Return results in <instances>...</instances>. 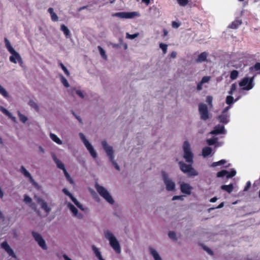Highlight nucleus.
<instances>
[{"mask_svg":"<svg viewBox=\"0 0 260 260\" xmlns=\"http://www.w3.org/2000/svg\"><path fill=\"white\" fill-rule=\"evenodd\" d=\"M103 235L113 251L117 254H120L121 252L120 242L115 234L107 230L104 232Z\"/></svg>","mask_w":260,"mask_h":260,"instance_id":"f257e3e1","label":"nucleus"},{"mask_svg":"<svg viewBox=\"0 0 260 260\" xmlns=\"http://www.w3.org/2000/svg\"><path fill=\"white\" fill-rule=\"evenodd\" d=\"M94 187L99 195L109 204L114 205L115 200L111 192L105 187L95 183Z\"/></svg>","mask_w":260,"mask_h":260,"instance_id":"f03ea898","label":"nucleus"},{"mask_svg":"<svg viewBox=\"0 0 260 260\" xmlns=\"http://www.w3.org/2000/svg\"><path fill=\"white\" fill-rule=\"evenodd\" d=\"M5 42L7 50L11 54L9 57L10 61L14 63L21 64L23 61L20 54L14 49L7 39H5Z\"/></svg>","mask_w":260,"mask_h":260,"instance_id":"7ed1b4c3","label":"nucleus"},{"mask_svg":"<svg viewBox=\"0 0 260 260\" xmlns=\"http://www.w3.org/2000/svg\"><path fill=\"white\" fill-rule=\"evenodd\" d=\"M161 176L166 189L169 192H175L176 190V184L173 179L165 171L161 172Z\"/></svg>","mask_w":260,"mask_h":260,"instance_id":"20e7f679","label":"nucleus"},{"mask_svg":"<svg viewBox=\"0 0 260 260\" xmlns=\"http://www.w3.org/2000/svg\"><path fill=\"white\" fill-rule=\"evenodd\" d=\"M178 165L180 170L184 174L187 175L189 177H196L199 175V172L195 169L191 165H188L183 161H178Z\"/></svg>","mask_w":260,"mask_h":260,"instance_id":"39448f33","label":"nucleus"},{"mask_svg":"<svg viewBox=\"0 0 260 260\" xmlns=\"http://www.w3.org/2000/svg\"><path fill=\"white\" fill-rule=\"evenodd\" d=\"M79 136L90 156L93 159H96L98 155V153L91 143L87 139L84 134L80 133Z\"/></svg>","mask_w":260,"mask_h":260,"instance_id":"423d86ee","label":"nucleus"},{"mask_svg":"<svg viewBox=\"0 0 260 260\" xmlns=\"http://www.w3.org/2000/svg\"><path fill=\"white\" fill-rule=\"evenodd\" d=\"M183 152V157L186 162L192 163L193 161V153L192 151L191 144L189 141H184L182 145Z\"/></svg>","mask_w":260,"mask_h":260,"instance_id":"0eeeda50","label":"nucleus"},{"mask_svg":"<svg viewBox=\"0 0 260 260\" xmlns=\"http://www.w3.org/2000/svg\"><path fill=\"white\" fill-rule=\"evenodd\" d=\"M20 172L28 180L35 188L40 191L42 190V186L35 180L31 174L24 166L21 167Z\"/></svg>","mask_w":260,"mask_h":260,"instance_id":"6e6552de","label":"nucleus"},{"mask_svg":"<svg viewBox=\"0 0 260 260\" xmlns=\"http://www.w3.org/2000/svg\"><path fill=\"white\" fill-rule=\"evenodd\" d=\"M237 86L235 83L232 84L231 86L230 90L229 91V95L226 97L225 103L228 106L231 107V106L234 103L237 101L240 98L241 95H238L234 99L232 95H234L237 91Z\"/></svg>","mask_w":260,"mask_h":260,"instance_id":"1a4fd4ad","label":"nucleus"},{"mask_svg":"<svg viewBox=\"0 0 260 260\" xmlns=\"http://www.w3.org/2000/svg\"><path fill=\"white\" fill-rule=\"evenodd\" d=\"M102 145L107 156L109 157L110 160L115 166L116 168L118 169V167L114 160L115 154L113 147L109 145L105 140L102 142Z\"/></svg>","mask_w":260,"mask_h":260,"instance_id":"9d476101","label":"nucleus"},{"mask_svg":"<svg viewBox=\"0 0 260 260\" xmlns=\"http://www.w3.org/2000/svg\"><path fill=\"white\" fill-rule=\"evenodd\" d=\"M239 85L242 90H250L254 87L253 78H244L239 82Z\"/></svg>","mask_w":260,"mask_h":260,"instance_id":"9b49d317","label":"nucleus"},{"mask_svg":"<svg viewBox=\"0 0 260 260\" xmlns=\"http://www.w3.org/2000/svg\"><path fill=\"white\" fill-rule=\"evenodd\" d=\"M53 159L55 164L56 165L58 168L62 170L63 172L64 175L67 179V180L72 184H74V182L72 178L71 177L70 174L67 172L64 164L59 160L56 156H54L53 157Z\"/></svg>","mask_w":260,"mask_h":260,"instance_id":"f8f14e48","label":"nucleus"},{"mask_svg":"<svg viewBox=\"0 0 260 260\" xmlns=\"http://www.w3.org/2000/svg\"><path fill=\"white\" fill-rule=\"evenodd\" d=\"M114 16L122 19H134L140 17L141 14L138 11L121 12L115 13Z\"/></svg>","mask_w":260,"mask_h":260,"instance_id":"ddd939ff","label":"nucleus"},{"mask_svg":"<svg viewBox=\"0 0 260 260\" xmlns=\"http://www.w3.org/2000/svg\"><path fill=\"white\" fill-rule=\"evenodd\" d=\"M179 189L181 192L186 196L191 194L193 187L189 183L180 181L178 183Z\"/></svg>","mask_w":260,"mask_h":260,"instance_id":"4468645a","label":"nucleus"},{"mask_svg":"<svg viewBox=\"0 0 260 260\" xmlns=\"http://www.w3.org/2000/svg\"><path fill=\"white\" fill-rule=\"evenodd\" d=\"M66 205L68 209L70 211L72 215L77 219H82L83 217L82 213L80 212L77 208L71 203L68 201L66 202Z\"/></svg>","mask_w":260,"mask_h":260,"instance_id":"2eb2a0df","label":"nucleus"},{"mask_svg":"<svg viewBox=\"0 0 260 260\" xmlns=\"http://www.w3.org/2000/svg\"><path fill=\"white\" fill-rule=\"evenodd\" d=\"M62 192L70 198V199L72 200V201L74 203V204L76 206V207L79 208L80 210L82 211H85L86 210V208L84 207V206L80 203L70 192V191L67 189V188H63L62 189Z\"/></svg>","mask_w":260,"mask_h":260,"instance_id":"dca6fc26","label":"nucleus"},{"mask_svg":"<svg viewBox=\"0 0 260 260\" xmlns=\"http://www.w3.org/2000/svg\"><path fill=\"white\" fill-rule=\"evenodd\" d=\"M199 111L202 119L207 120L209 118V113L206 104L203 103L200 104L199 105Z\"/></svg>","mask_w":260,"mask_h":260,"instance_id":"f3484780","label":"nucleus"},{"mask_svg":"<svg viewBox=\"0 0 260 260\" xmlns=\"http://www.w3.org/2000/svg\"><path fill=\"white\" fill-rule=\"evenodd\" d=\"M230 109V106L226 107L222 111L221 114L218 116V119L220 122L226 124L230 121V115L228 113V111Z\"/></svg>","mask_w":260,"mask_h":260,"instance_id":"a211bd4d","label":"nucleus"},{"mask_svg":"<svg viewBox=\"0 0 260 260\" xmlns=\"http://www.w3.org/2000/svg\"><path fill=\"white\" fill-rule=\"evenodd\" d=\"M32 235L35 241L43 249L46 250L47 249L46 242L40 234L33 232H32Z\"/></svg>","mask_w":260,"mask_h":260,"instance_id":"6ab92c4d","label":"nucleus"},{"mask_svg":"<svg viewBox=\"0 0 260 260\" xmlns=\"http://www.w3.org/2000/svg\"><path fill=\"white\" fill-rule=\"evenodd\" d=\"M38 203L40 205L42 209L47 213H49L51 211V207L44 200L39 198L37 199Z\"/></svg>","mask_w":260,"mask_h":260,"instance_id":"aec40b11","label":"nucleus"},{"mask_svg":"<svg viewBox=\"0 0 260 260\" xmlns=\"http://www.w3.org/2000/svg\"><path fill=\"white\" fill-rule=\"evenodd\" d=\"M148 251L153 260H163L158 251L153 247H149Z\"/></svg>","mask_w":260,"mask_h":260,"instance_id":"412c9836","label":"nucleus"},{"mask_svg":"<svg viewBox=\"0 0 260 260\" xmlns=\"http://www.w3.org/2000/svg\"><path fill=\"white\" fill-rule=\"evenodd\" d=\"M70 92L72 95H74V92L81 99H84L86 96V92L84 90L79 88H72L70 89Z\"/></svg>","mask_w":260,"mask_h":260,"instance_id":"4be33fe9","label":"nucleus"},{"mask_svg":"<svg viewBox=\"0 0 260 260\" xmlns=\"http://www.w3.org/2000/svg\"><path fill=\"white\" fill-rule=\"evenodd\" d=\"M23 201L26 205L28 206L29 207H30L35 211L37 209L36 205L34 203L32 199L29 195L27 194H24Z\"/></svg>","mask_w":260,"mask_h":260,"instance_id":"5701e85b","label":"nucleus"},{"mask_svg":"<svg viewBox=\"0 0 260 260\" xmlns=\"http://www.w3.org/2000/svg\"><path fill=\"white\" fill-rule=\"evenodd\" d=\"M1 246L10 256L13 258L16 257V255L13 250L7 242H3L1 244Z\"/></svg>","mask_w":260,"mask_h":260,"instance_id":"b1692460","label":"nucleus"},{"mask_svg":"<svg viewBox=\"0 0 260 260\" xmlns=\"http://www.w3.org/2000/svg\"><path fill=\"white\" fill-rule=\"evenodd\" d=\"M1 246L10 256L13 258L16 257V255L13 250L7 242H3L1 244Z\"/></svg>","mask_w":260,"mask_h":260,"instance_id":"393cba45","label":"nucleus"},{"mask_svg":"<svg viewBox=\"0 0 260 260\" xmlns=\"http://www.w3.org/2000/svg\"><path fill=\"white\" fill-rule=\"evenodd\" d=\"M214 153V151L209 146L204 147L202 149V155L203 157L205 158L209 156H212Z\"/></svg>","mask_w":260,"mask_h":260,"instance_id":"a878e982","label":"nucleus"},{"mask_svg":"<svg viewBox=\"0 0 260 260\" xmlns=\"http://www.w3.org/2000/svg\"><path fill=\"white\" fill-rule=\"evenodd\" d=\"M211 80V77L209 76H204L201 81L197 84V89L198 90H201L206 83H208Z\"/></svg>","mask_w":260,"mask_h":260,"instance_id":"bb28decb","label":"nucleus"},{"mask_svg":"<svg viewBox=\"0 0 260 260\" xmlns=\"http://www.w3.org/2000/svg\"><path fill=\"white\" fill-rule=\"evenodd\" d=\"M0 111L3 113L7 116L9 118L12 119L14 122L16 121V118L13 116V115L9 112L6 108L4 107L0 106Z\"/></svg>","mask_w":260,"mask_h":260,"instance_id":"cd10ccee","label":"nucleus"},{"mask_svg":"<svg viewBox=\"0 0 260 260\" xmlns=\"http://www.w3.org/2000/svg\"><path fill=\"white\" fill-rule=\"evenodd\" d=\"M50 138L51 139L52 141L59 145H61L63 144V141L61 140L60 138H59L56 135L53 133H50L49 134Z\"/></svg>","mask_w":260,"mask_h":260,"instance_id":"c85d7f7f","label":"nucleus"},{"mask_svg":"<svg viewBox=\"0 0 260 260\" xmlns=\"http://www.w3.org/2000/svg\"><path fill=\"white\" fill-rule=\"evenodd\" d=\"M58 77L59 78V80L61 84L63 86L66 88H69L70 87V84L67 79L62 74H59Z\"/></svg>","mask_w":260,"mask_h":260,"instance_id":"c756f323","label":"nucleus"},{"mask_svg":"<svg viewBox=\"0 0 260 260\" xmlns=\"http://www.w3.org/2000/svg\"><path fill=\"white\" fill-rule=\"evenodd\" d=\"M225 131L223 125H218L216 126L214 130L211 132L212 134H224Z\"/></svg>","mask_w":260,"mask_h":260,"instance_id":"7c9ffc66","label":"nucleus"},{"mask_svg":"<svg viewBox=\"0 0 260 260\" xmlns=\"http://www.w3.org/2000/svg\"><path fill=\"white\" fill-rule=\"evenodd\" d=\"M92 249L94 252V255L99 259V260H105L103 257L102 252L99 248L95 246H92Z\"/></svg>","mask_w":260,"mask_h":260,"instance_id":"2f4dec72","label":"nucleus"},{"mask_svg":"<svg viewBox=\"0 0 260 260\" xmlns=\"http://www.w3.org/2000/svg\"><path fill=\"white\" fill-rule=\"evenodd\" d=\"M28 105L30 107V108L33 109L34 111L36 112H39L40 111V107L38 103L36 102L34 100H29L28 103Z\"/></svg>","mask_w":260,"mask_h":260,"instance_id":"473e14b6","label":"nucleus"},{"mask_svg":"<svg viewBox=\"0 0 260 260\" xmlns=\"http://www.w3.org/2000/svg\"><path fill=\"white\" fill-rule=\"evenodd\" d=\"M206 142H207V144L208 145H215V147H219L223 144L222 142L220 143L217 142L216 138L208 139V140H207Z\"/></svg>","mask_w":260,"mask_h":260,"instance_id":"72a5a7b5","label":"nucleus"},{"mask_svg":"<svg viewBox=\"0 0 260 260\" xmlns=\"http://www.w3.org/2000/svg\"><path fill=\"white\" fill-rule=\"evenodd\" d=\"M60 30L63 32L67 38H69L71 37L70 30L64 24L60 25Z\"/></svg>","mask_w":260,"mask_h":260,"instance_id":"f704fd0d","label":"nucleus"},{"mask_svg":"<svg viewBox=\"0 0 260 260\" xmlns=\"http://www.w3.org/2000/svg\"><path fill=\"white\" fill-rule=\"evenodd\" d=\"M48 12L49 13L51 20L53 21L56 22L58 20V17L57 16V14L54 12V10L52 8H49L48 9Z\"/></svg>","mask_w":260,"mask_h":260,"instance_id":"c9c22d12","label":"nucleus"},{"mask_svg":"<svg viewBox=\"0 0 260 260\" xmlns=\"http://www.w3.org/2000/svg\"><path fill=\"white\" fill-rule=\"evenodd\" d=\"M208 56V54L205 52H202L201 53L196 59V61L198 62H202L206 60Z\"/></svg>","mask_w":260,"mask_h":260,"instance_id":"e433bc0d","label":"nucleus"},{"mask_svg":"<svg viewBox=\"0 0 260 260\" xmlns=\"http://www.w3.org/2000/svg\"><path fill=\"white\" fill-rule=\"evenodd\" d=\"M221 189L228 193H231L234 189V185L232 184L229 185H223L221 186Z\"/></svg>","mask_w":260,"mask_h":260,"instance_id":"4c0bfd02","label":"nucleus"},{"mask_svg":"<svg viewBox=\"0 0 260 260\" xmlns=\"http://www.w3.org/2000/svg\"><path fill=\"white\" fill-rule=\"evenodd\" d=\"M0 94L4 98L7 99L9 98V94L8 91L2 85L0 84Z\"/></svg>","mask_w":260,"mask_h":260,"instance_id":"58836bf2","label":"nucleus"},{"mask_svg":"<svg viewBox=\"0 0 260 260\" xmlns=\"http://www.w3.org/2000/svg\"><path fill=\"white\" fill-rule=\"evenodd\" d=\"M17 114L20 121L22 123H24L28 120V118L25 115L22 114L20 111H18Z\"/></svg>","mask_w":260,"mask_h":260,"instance_id":"ea45409f","label":"nucleus"},{"mask_svg":"<svg viewBox=\"0 0 260 260\" xmlns=\"http://www.w3.org/2000/svg\"><path fill=\"white\" fill-rule=\"evenodd\" d=\"M242 21L241 20H236L232 22L230 25V27L233 29L237 28L240 25H241Z\"/></svg>","mask_w":260,"mask_h":260,"instance_id":"a19ab883","label":"nucleus"},{"mask_svg":"<svg viewBox=\"0 0 260 260\" xmlns=\"http://www.w3.org/2000/svg\"><path fill=\"white\" fill-rule=\"evenodd\" d=\"M125 38L128 40H134L137 38L139 36V33L137 32L133 35H131L128 32H126L125 34Z\"/></svg>","mask_w":260,"mask_h":260,"instance_id":"79ce46f5","label":"nucleus"},{"mask_svg":"<svg viewBox=\"0 0 260 260\" xmlns=\"http://www.w3.org/2000/svg\"><path fill=\"white\" fill-rule=\"evenodd\" d=\"M225 162L226 161L224 159H222L220 161L213 162L210 166L211 167H216L217 166L224 165Z\"/></svg>","mask_w":260,"mask_h":260,"instance_id":"37998d69","label":"nucleus"},{"mask_svg":"<svg viewBox=\"0 0 260 260\" xmlns=\"http://www.w3.org/2000/svg\"><path fill=\"white\" fill-rule=\"evenodd\" d=\"M61 70L63 71L65 75H66L67 76L70 77L71 75L70 72L68 70V69L66 67H65L62 63H60L59 64Z\"/></svg>","mask_w":260,"mask_h":260,"instance_id":"c03bdc74","label":"nucleus"},{"mask_svg":"<svg viewBox=\"0 0 260 260\" xmlns=\"http://www.w3.org/2000/svg\"><path fill=\"white\" fill-rule=\"evenodd\" d=\"M98 49L101 56L105 59H107V55L105 51L100 46L98 47Z\"/></svg>","mask_w":260,"mask_h":260,"instance_id":"a18cd8bd","label":"nucleus"},{"mask_svg":"<svg viewBox=\"0 0 260 260\" xmlns=\"http://www.w3.org/2000/svg\"><path fill=\"white\" fill-rule=\"evenodd\" d=\"M159 48L162 50L163 53L166 54L167 52L168 45L164 43L159 44Z\"/></svg>","mask_w":260,"mask_h":260,"instance_id":"49530a36","label":"nucleus"},{"mask_svg":"<svg viewBox=\"0 0 260 260\" xmlns=\"http://www.w3.org/2000/svg\"><path fill=\"white\" fill-rule=\"evenodd\" d=\"M236 174V171L235 170H232L230 172H228L225 175L227 178H230L234 177Z\"/></svg>","mask_w":260,"mask_h":260,"instance_id":"de8ad7c7","label":"nucleus"},{"mask_svg":"<svg viewBox=\"0 0 260 260\" xmlns=\"http://www.w3.org/2000/svg\"><path fill=\"white\" fill-rule=\"evenodd\" d=\"M238 72L237 71L234 70L231 72L230 77L232 80H235L238 77Z\"/></svg>","mask_w":260,"mask_h":260,"instance_id":"09e8293b","label":"nucleus"},{"mask_svg":"<svg viewBox=\"0 0 260 260\" xmlns=\"http://www.w3.org/2000/svg\"><path fill=\"white\" fill-rule=\"evenodd\" d=\"M228 173V171L226 170H222L221 171L218 172L217 173V177L218 178L223 177L225 176Z\"/></svg>","mask_w":260,"mask_h":260,"instance_id":"8fccbe9b","label":"nucleus"},{"mask_svg":"<svg viewBox=\"0 0 260 260\" xmlns=\"http://www.w3.org/2000/svg\"><path fill=\"white\" fill-rule=\"evenodd\" d=\"M168 236L170 238L173 240H176L177 239V236L176 234L174 232L171 231L168 234Z\"/></svg>","mask_w":260,"mask_h":260,"instance_id":"3c124183","label":"nucleus"},{"mask_svg":"<svg viewBox=\"0 0 260 260\" xmlns=\"http://www.w3.org/2000/svg\"><path fill=\"white\" fill-rule=\"evenodd\" d=\"M178 4L181 6H185L188 2V0H177Z\"/></svg>","mask_w":260,"mask_h":260,"instance_id":"603ef678","label":"nucleus"},{"mask_svg":"<svg viewBox=\"0 0 260 260\" xmlns=\"http://www.w3.org/2000/svg\"><path fill=\"white\" fill-rule=\"evenodd\" d=\"M212 100L213 98L211 96H208L206 98V102L209 105V106L211 107H212Z\"/></svg>","mask_w":260,"mask_h":260,"instance_id":"864d4df0","label":"nucleus"},{"mask_svg":"<svg viewBox=\"0 0 260 260\" xmlns=\"http://www.w3.org/2000/svg\"><path fill=\"white\" fill-rule=\"evenodd\" d=\"M172 26L174 28H177L180 26V23L179 22L173 21Z\"/></svg>","mask_w":260,"mask_h":260,"instance_id":"5fc2aeb1","label":"nucleus"},{"mask_svg":"<svg viewBox=\"0 0 260 260\" xmlns=\"http://www.w3.org/2000/svg\"><path fill=\"white\" fill-rule=\"evenodd\" d=\"M183 200V196H175L172 199V201H175V200Z\"/></svg>","mask_w":260,"mask_h":260,"instance_id":"6e6d98bb","label":"nucleus"},{"mask_svg":"<svg viewBox=\"0 0 260 260\" xmlns=\"http://www.w3.org/2000/svg\"><path fill=\"white\" fill-rule=\"evenodd\" d=\"M251 186V182L250 181H248L246 183V185L244 188V191H247L249 189V188Z\"/></svg>","mask_w":260,"mask_h":260,"instance_id":"4d7b16f0","label":"nucleus"},{"mask_svg":"<svg viewBox=\"0 0 260 260\" xmlns=\"http://www.w3.org/2000/svg\"><path fill=\"white\" fill-rule=\"evenodd\" d=\"M204 249H205V250H206V251L208 253H209V254H212V252L211 250L209 248H208V247H204Z\"/></svg>","mask_w":260,"mask_h":260,"instance_id":"13d9d810","label":"nucleus"},{"mask_svg":"<svg viewBox=\"0 0 260 260\" xmlns=\"http://www.w3.org/2000/svg\"><path fill=\"white\" fill-rule=\"evenodd\" d=\"M217 200H218V199L216 197H214V198H211L210 200V202L211 203H214V202H216Z\"/></svg>","mask_w":260,"mask_h":260,"instance_id":"bf43d9fd","label":"nucleus"},{"mask_svg":"<svg viewBox=\"0 0 260 260\" xmlns=\"http://www.w3.org/2000/svg\"><path fill=\"white\" fill-rule=\"evenodd\" d=\"M171 57H172L173 58H176L177 56V53L176 52H172L171 54Z\"/></svg>","mask_w":260,"mask_h":260,"instance_id":"052dcab7","label":"nucleus"},{"mask_svg":"<svg viewBox=\"0 0 260 260\" xmlns=\"http://www.w3.org/2000/svg\"><path fill=\"white\" fill-rule=\"evenodd\" d=\"M63 258L64 260H73L72 259H71L70 257H69L67 255H63Z\"/></svg>","mask_w":260,"mask_h":260,"instance_id":"680f3d73","label":"nucleus"},{"mask_svg":"<svg viewBox=\"0 0 260 260\" xmlns=\"http://www.w3.org/2000/svg\"><path fill=\"white\" fill-rule=\"evenodd\" d=\"M4 145V141L3 138L0 136V146H3Z\"/></svg>","mask_w":260,"mask_h":260,"instance_id":"e2e57ef3","label":"nucleus"},{"mask_svg":"<svg viewBox=\"0 0 260 260\" xmlns=\"http://www.w3.org/2000/svg\"><path fill=\"white\" fill-rule=\"evenodd\" d=\"M223 206H224V203L222 202L216 208L220 209V208H222Z\"/></svg>","mask_w":260,"mask_h":260,"instance_id":"0e129e2a","label":"nucleus"},{"mask_svg":"<svg viewBox=\"0 0 260 260\" xmlns=\"http://www.w3.org/2000/svg\"><path fill=\"white\" fill-rule=\"evenodd\" d=\"M163 32H164V35L165 36H167L168 34V31L166 29H164L163 30Z\"/></svg>","mask_w":260,"mask_h":260,"instance_id":"69168bd1","label":"nucleus"},{"mask_svg":"<svg viewBox=\"0 0 260 260\" xmlns=\"http://www.w3.org/2000/svg\"><path fill=\"white\" fill-rule=\"evenodd\" d=\"M142 2L146 4H148L150 2V0H142Z\"/></svg>","mask_w":260,"mask_h":260,"instance_id":"338daca9","label":"nucleus"},{"mask_svg":"<svg viewBox=\"0 0 260 260\" xmlns=\"http://www.w3.org/2000/svg\"><path fill=\"white\" fill-rule=\"evenodd\" d=\"M123 48H124V49L126 50L127 49L128 46L126 43L123 44Z\"/></svg>","mask_w":260,"mask_h":260,"instance_id":"774afa93","label":"nucleus"}]
</instances>
